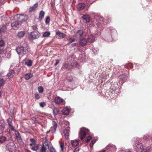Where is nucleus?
Returning a JSON list of instances; mask_svg holds the SVG:
<instances>
[{
	"label": "nucleus",
	"instance_id": "obj_29",
	"mask_svg": "<svg viewBox=\"0 0 152 152\" xmlns=\"http://www.w3.org/2000/svg\"><path fill=\"white\" fill-rule=\"evenodd\" d=\"M39 147L38 144H37L34 145H33L31 146V149L34 151H37L38 150Z\"/></svg>",
	"mask_w": 152,
	"mask_h": 152
},
{
	"label": "nucleus",
	"instance_id": "obj_35",
	"mask_svg": "<svg viewBox=\"0 0 152 152\" xmlns=\"http://www.w3.org/2000/svg\"><path fill=\"white\" fill-rule=\"evenodd\" d=\"M32 62L31 60H29L25 62V64L28 66H31L32 65Z\"/></svg>",
	"mask_w": 152,
	"mask_h": 152
},
{
	"label": "nucleus",
	"instance_id": "obj_26",
	"mask_svg": "<svg viewBox=\"0 0 152 152\" xmlns=\"http://www.w3.org/2000/svg\"><path fill=\"white\" fill-rule=\"evenodd\" d=\"M33 75L30 73H27L25 75V79L27 80H29L31 78Z\"/></svg>",
	"mask_w": 152,
	"mask_h": 152
},
{
	"label": "nucleus",
	"instance_id": "obj_21",
	"mask_svg": "<svg viewBox=\"0 0 152 152\" xmlns=\"http://www.w3.org/2000/svg\"><path fill=\"white\" fill-rule=\"evenodd\" d=\"M38 6V3H36L33 6L30 7L29 9V12H31L34 11L35 10L36 8Z\"/></svg>",
	"mask_w": 152,
	"mask_h": 152
},
{
	"label": "nucleus",
	"instance_id": "obj_10",
	"mask_svg": "<svg viewBox=\"0 0 152 152\" xmlns=\"http://www.w3.org/2000/svg\"><path fill=\"white\" fill-rule=\"evenodd\" d=\"M15 132L16 139L18 142L20 144H22L23 143V141L21 138L20 134L16 130H15Z\"/></svg>",
	"mask_w": 152,
	"mask_h": 152
},
{
	"label": "nucleus",
	"instance_id": "obj_42",
	"mask_svg": "<svg viewBox=\"0 0 152 152\" xmlns=\"http://www.w3.org/2000/svg\"><path fill=\"white\" fill-rule=\"evenodd\" d=\"M5 81L3 79H0V87L3 86L5 83Z\"/></svg>",
	"mask_w": 152,
	"mask_h": 152
},
{
	"label": "nucleus",
	"instance_id": "obj_50",
	"mask_svg": "<svg viewBox=\"0 0 152 152\" xmlns=\"http://www.w3.org/2000/svg\"><path fill=\"white\" fill-rule=\"evenodd\" d=\"M91 139V136H88L86 140L87 142H88Z\"/></svg>",
	"mask_w": 152,
	"mask_h": 152
},
{
	"label": "nucleus",
	"instance_id": "obj_20",
	"mask_svg": "<svg viewBox=\"0 0 152 152\" xmlns=\"http://www.w3.org/2000/svg\"><path fill=\"white\" fill-rule=\"evenodd\" d=\"M15 73V72L13 70H10L7 74V76L9 78H12L14 75Z\"/></svg>",
	"mask_w": 152,
	"mask_h": 152
},
{
	"label": "nucleus",
	"instance_id": "obj_19",
	"mask_svg": "<svg viewBox=\"0 0 152 152\" xmlns=\"http://www.w3.org/2000/svg\"><path fill=\"white\" fill-rule=\"evenodd\" d=\"M25 34V32L24 31H20L18 33L17 36L18 38L21 39L24 37Z\"/></svg>",
	"mask_w": 152,
	"mask_h": 152
},
{
	"label": "nucleus",
	"instance_id": "obj_14",
	"mask_svg": "<svg viewBox=\"0 0 152 152\" xmlns=\"http://www.w3.org/2000/svg\"><path fill=\"white\" fill-rule=\"evenodd\" d=\"M56 35H58L59 37L62 38H64L66 36L65 34L61 32L58 30H56Z\"/></svg>",
	"mask_w": 152,
	"mask_h": 152
},
{
	"label": "nucleus",
	"instance_id": "obj_46",
	"mask_svg": "<svg viewBox=\"0 0 152 152\" xmlns=\"http://www.w3.org/2000/svg\"><path fill=\"white\" fill-rule=\"evenodd\" d=\"M9 127L10 129L13 131H14L15 132V130H15L14 127L12 125V124H9Z\"/></svg>",
	"mask_w": 152,
	"mask_h": 152
},
{
	"label": "nucleus",
	"instance_id": "obj_2",
	"mask_svg": "<svg viewBox=\"0 0 152 152\" xmlns=\"http://www.w3.org/2000/svg\"><path fill=\"white\" fill-rule=\"evenodd\" d=\"M89 131L88 129L84 128H81L80 129L79 133V137L81 140H82L86 136V135L89 133Z\"/></svg>",
	"mask_w": 152,
	"mask_h": 152
},
{
	"label": "nucleus",
	"instance_id": "obj_32",
	"mask_svg": "<svg viewBox=\"0 0 152 152\" xmlns=\"http://www.w3.org/2000/svg\"><path fill=\"white\" fill-rule=\"evenodd\" d=\"M78 65V64L75 61H73L70 64L71 66V68L72 67H76Z\"/></svg>",
	"mask_w": 152,
	"mask_h": 152
},
{
	"label": "nucleus",
	"instance_id": "obj_8",
	"mask_svg": "<svg viewBox=\"0 0 152 152\" xmlns=\"http://www.w3.org/2000/svg\"><path fill=\"white\" fill-rule=\"evenodd\" d=\"M21 22L20 21H17L12 23L11 26L13 29L16 30L21 25Z\"/></svg>",
	"mask_w": 152,
	"mask_h": 152
},
{
	"label": "nucleus",
	"instance_id": "obj_17",
	"mask_svg": "<svg viewBox=\"0 0 152 152\" xmlns=\"http://www.w3.org/2000/svg\"><path fill=\"white\" fill-rule=\"evenodd\" d=\"M114 32L116 33V31L114 29H113L112 30H109V31H107L106 32V33H109V38H110L109 39H107V40L108 41H111V38L112 37V32Z\"/></svg>",
	"mask_w": 152,
	"mask_h": 152
},
{
	"label": "nucleus",
	"instance_id": "obj_54",
	"mask_svg": "<svg viewBox=\"0 0 152 152\" xmlns=\"http://www.w3.org/2000/svg\"><path fill=\"white\" fill-rule=\"evenodd\" d=\"M59 60H58V59L56 60V62L55 63V64H54V66H56L59 63Z\"/></svg>",
	"mask_w": 152,
	"mask_h": 152
},
{
	"label": "nucleus",
	"instance_id": "obj_34",
	"mask_svg": "<svg viewBox=\"0 0 152 152\" xmlns=\"http://www.w3.org/2000/svg\"><path fill=\"white\" fill-rule=\"evenodd\" d=\"M21 22L22 21H25L27 20L28 19V16L26 15L24 16L23 15V16H21Z\"/></svg>",
	"mask_w": 152,
	"mask_h": 152
},
{
	"label": "nucleus",
	"instance_id": "obj_63",
	"mask_svg": "<svg viewBox=\"0 0 152 152\" xmlns=\"http://www.w3.org/2000/svg\"><path fill=\"white\" fill-rule=\"evenodd\" d=\"M101 19H102V20H103V18H101Z\"/></svg>",
	"mask_w": 152,
	"mask_h": 152
},
{
	"label": "nucleus",
	"instance_id": "obj_13",
	"mask_svg": "<svg viewBox=\"0 0 152 152\" xmlns=\"http://www.w3.org/2000/svg\"><path fill=\"white\" fill-rule=\"evenodd\" d=\"M52 124L53 125V127H51L50 131L52 132L53 133L56 131V129L57 127V125L55 122L53 121L52 122Z\"/></svg>",
	"mask_w": 152,
	"mask_h": 152
},
{
	"label": "nucleus",
	"instance_id": "obj_15",
	"mask_svg": "<svg viewBox=\"0 0 152 152\" xmlns=\"http://www.w3.org/2000/svg\"><path fill=\"white\" fill-rule=\"evenodd\" d=\"M69 128H67L64 129L63 131V133L65 138L66 139L69 138Z\"/></svg>",
	"mask_w": 152,
	"mask_h": 152
},
{
	"label": "nucleus",
	"instance_id": "obj_45",
	"mask_svg": "<svg viewBox=\"0 0 152 152\" xmlns=\"http://www.w3.org/2000/svg\"><path fill=\"white\" fill-rule=\"evenodd\" d=\"M68 40L69 42L71 43L75 41V39L73 38H70Z\"/></svg>",
	"mask_w": 152,
	"mask_h": 152
},
{
	"label": "nucleus",
	"instance_id": "obj_38",
	"mask_svg": "<svg viewBox=\"0 0 152 152\" xmlns=\"http://www.w3.org/2000/svg\"><path fill=\"white\" fill-rule=\"evenodd\" d=\"M97 140V139H93L91 141L90 145V146L91 147H93V145L96 142Z\"/></svg>",
	"mask_w": 152,
	"mask_h": 152
},
{
	"label": "nucleus",
	"instance_id": "obj_58",
	"mask_svg": "<svg viewBox=\"0 0 152 152\" xmlns=\"http://www.w3.org/2000/svg\"><path fill=\"white\" fill-rule=\"evenodd\" d=\"M64 123V124H66L67 125H69V122L67 121H65Z\"/></svg>",
	"mask_w": 152,
	"mask_h": 152
},
{
	"label": "nucleus",
	"instance_id": "obj_48",
	"mask_svg": "<svg viewBox=\"0 0 152 152\" xmlns=\"http://www.w3.org/2000/svg\"><path fill=\"white\" fill-rule=\"evenodd\" d=\"M39 105L40 107H44L46 105V103L45 102H42L39 103Z\"/></svg>",
	"mask_w": 152,
	"mask_h": 152
},
{
	"label": "nucleus",
	"instance_id": "obj_43",
	"mask_svg": "<svg viewBox=\"0 0 152 152\" xmlns=\"http://www.w3.org/2000/svg\"><path fill=\"white\" fill-rule=\"evenodd\" d=\"M38 90L39 93H42L43 91V89L42 86H39L38 88Z\"/></svg>",
	"mask_w": 152,
	"mask_h": 152
},
{
	"label": "nucleus",
	"instance_id": "obj_6",
	"mask_svg": "<svg viewBox=\"0 0 152 152\" xmlns=\"http://www.w3.org/2000/svg\"><path fill=\"white\" fill-rule=\"evenodd\" d=\"M39 34L38 32L34 31L31 32L29 35V38L32 39H34L39 38Z\"/></svg>",
	"mask_w": 152,
	"mask_h": 152
},
{
	"label": "nucleus",
	"instance_id": "obj_25",
	"mask_svg": "<svg viewBox=\"0 0 152 152\" xmlns=\"http://www.w3.org/2000/svg\"><path fill=\"white\" fill-rule=\"evenodd\" d=\"M84 33V31L83 30H78L76 32V36L79 37H80L83 35Z\"/></svg>",
	"mask_w": 152,
	"mask_h": 152
},
{
	"label": "nucleus",
	"instance_id": "obj_4",
	"mask_svg": "<svg viewBox=\"0 0 152 152\" xmlns=\"http://www.w3.org/2000/svg\"><path fill=\"white\" fill-rule=\"evenodd\" d=\"M16 51L19 55L24 54L26 53L24 48L23 46H19L18 47L16 48Z\"/></svg>",
	"mask_w": 152,
	"mask_h": 152
},
{
	"label": "nucleus",
	"instance_id": "obj_12",
	"mask_svg": "<svg viewBox=\"0 0 152 152\" xmlns=\"http://www.w3.org/2000/svg\"><path fill=\"white\" fill-rule=\"evenodd\" d=\"M87 39L85 38L81 39L79 42V44L81 46H84L86 45L87 43Z\"/></svg>",
	"mask_w": 152,
	"mask_h": 152
},
{
	"label": "nucleus",
	"instance_id": "obj_44",
	"mask_svg": "<svg viewBox=\"0 0 152 152\" xmlns=\"http://www.w3.org/2000/svg\"><path fill=\"white\" fill-rule=\"evenodd\" d=\"M34 95L35 98L36 99H38L40 98V95L38 93H35Z\"/></svg>",
	"mask_w": 152,
	"mask_h": 152
},
{
	"label": "nucleus",
	"instance_id": "obj_59",
	"mask_svg": "<svg viewBox=\"0 0 152 152\" xmlns=\"http://www.w3.org/2000/svg\"><path fill=\"white\" fill-rule=\"evenodd\" d=\"M76 45H77V44L76 43H73L72 44L71 46L72 47H74Z\"/></svg>",
	"mask_w": 152,
	"mask_h": 152
},
{
	"label": "nucleus",
	"instance_id": "obj_30",
	"mask_svg": "<svg viewBox=\"0 0 152 152\" xmlns=\"http://www.w3.org/2000/svg\"><path fill=\"white\" fill-rule=\"evenodd\" d=\"M7 138L5 136H0V144L3 143L5 141Z\"/></svg>",
	"mask_w": 152,
	"mask_h": 152
},
{
	"label": "nucleus",
	"instance_id": "obj_47",
	"mask_svg": "<svg viewBox=\"0 0 152 152\" xmlns=\"http://www.w3.org/2000/svg\"><path fill=\"white\" fill-rule=\"evenodd\" d=\"M50 21V18L49 17H47L45 20V23L46 24H48Z\"/></svg>",
	"mask_w": 152,
	"mask_h": 152
},
{
	"label": "nucleus",
	"instance_id": "obj_3",
	"mask_svg": "<svg viewBox=\"0 0 152 152\" xmlns=\"http://www.w3.org/2000/svg\"><path fill=\"white\" fill-rule=\"evenodd\" d=\"M105 149L100 152H110V151L112 152L116 150V148L114 145H108Z\"/></svg>",
	"mask_w": 152,
	"mask_h": 152
},
{
	"label": "nucleus",
	"instance_id": "obj_9",
	"mask_svg": "<svg viewBox=\"0 0 152 152\" xmlns=\"http://www.w3.org/2000/svg\"><path fill=\"white\" fill-rule=\"evenodd\" d=\"M7 147L8 151L10 152H13L15 150V146L14 142H11L10 144L7 145Z\"/></svg>",
	"mask_w": 152,
	"mask_h": 152
},
{
	"label": "nucleus",
	"instance_id": "obj_60",
	"mask_svg": "<svg viewBox=\"0 0 152 152\" xmlns=\"http://www.w3.org/2000/svg\"><path fill=\"white\" fill-rule=\"evenodd\" d=\"M26 152H31L28 150H27V151H26Z\"/></svg>",
	"mask_w": 152,
	"mask_h": 152
},
{
	"label": "nucleus",
	"instance_id": "obj_62",
	"mask_svg": "<svg viewBox=\"0 0 152 152\" xmlns=\"http://www.w3.org/2000/svg\"><path fill=\"white\" fill-rule=\"evenodd\" d=\"M50 152H56L55 151H50Z\"/></svg>",
	"mask_w": 152,
	"mask_h": 152
},
{
	"label": "nucleus",
	"instance_id": "obj_27",
	"mask_svg": "<svg viewBox=\"0 0 152 152\" xmlns=\"http://www.w3.org/2000/svg\"><path fill=\"white\" fill-rule=\"evenodd\" d=\"M71 143L73 147H75L78 145L79 142L77 140H72Z\"/></svg>",
	"mask_w": 152,
	"mask_h": 152
},
{
	"label": "nucleus",
	"instance_id": "obj_36",
	"mask_svg": "<svg viewBox=\"0 0 152 152\" xmlns=\"http://www.w3.org/2000/svg\"><path fill=\"white\" fill-rule=\"evenodd\" d=\"M30 141L31 142V143L30 144V145L31 146H32L33 145H36V141L34 139H30Z\"/></svg>",
	"mask_w": 152,
	"mask_h": 152
},
{
	"label": "nucleus",
	"instance_id": "obj_40",
	"mask_svg": "<svg viewBox=\"0 0 152 152\" xmlns=\"http://www.w3.org/2000/svg\"><path fill=\"white\" fill-rule=\"evenodd\" d=\"M6 27L4 26H2L1 28L0 27V33L4 32V31L6 29Z\"/></svg>",
	"mask_w": 152,
	"mask_h": 152
},
{
	"label": "nucleus",
	"instance_id": "obj_49",
	"mask_svg": "<svg viewBox=\"0 0 152 152\" xmlns=\"http://www.w3.org/2000/svg\"><path fill=\"white\" fill-rule=\"evenodd\" d=\"M125 66L126 67H129L130 68H132L133 67V65L131 63H129L128 64H126Z\"/></svg>",
	"mask_w": 152,
	"mask_h": 152
},
{
	"label": "nucleus",
	"instance_id": "obj_18",
	"mask_svg": "<svg viewBox=\"0 0 152 152\" xmlns=\"http://www.w3.org/2000/svg\"><path fill=\"white\" fill-rule=\"evenodd\" d=\"M62 68H65L66 69L69 70L71 69V66L70 65L69 63L67 62H66L65 63L63 64L62 66Z\"/></svg>",
	"mask_w": 152,
	"mask_h": 152
},
{
	"label": "nucleus",
	"instance_id": "obj_33",
	"mask_svg": "<svg viewBox=\"0 0 152 152\" xmlns=\"http://www.w3.org/2000/svg\"><path fill=\"white\" fill-rule=\"evenodd\" d=\"M50 32L48 31H45L43 34L42 37H47L50 35Z\"/></svg>",
	"mask_w": 152,
	"mask_h": 152
},
{
	"label": "nucleus",
	"instance_id": "obj_28",
	"mask_svg": "<svg viewBox=\"0 0 152 152\" xmlns=\"http://www.w3.org/2000/svg\"><path fill=\"white\" fill-rule=\"evenodd\" d=\"M62 112L64 115H67L69 113V110L68 108L65 107L63 109Z\"/></svg>",
	"mask_w": 152,
	"mask_h": 152
},
{
	"label": "nucleus",
	"instance_id": "obj_52",
	"mask_svg": "<svg viewBox=\"0 0 152 152\" xmlns=\"http://www.w3.org/2000/svg\"><path fill=\"white\" fill-rule=\"evenodd\" d=\"M4 42L3 40L0 41V46L2 47L4 46Z\"/></svg>",
	"mask_w": 152,
	"mask_h": 152
},
{
	"label": "nucleus",
	"instance_id": "obj_7",
	"mask_svg": "<svg viewBox=\"0 0 152 152\" xmlns=\"http://www.w3.org/2000/svg\"><path fill=\"white\" fill-rule=\"evenodd\" d=\"M47 149H49V145L46 140L43 144L40 152H46Z\"/></svg>",
	"mask_w": 152,
	"mask_h": 152
},
{
	"label": "nucleus",
	"instance_id": "obj_53",
	"mask_svg": "<svg viewBox=\"0 0 152 152\" xmlns=\"http://www.w3.org/2000/svg\"><path fill=\"white\" fill-rule=\"evenodd\" d=\"M80 148L79 147H77L75 149L74 152H79Z\"/></svg>",
	"mask_w": 152,
	"mask_h": 152
},
{
	"label": "nucleus",
	"instance_id": "obj_37",
	"mask_svg": "<svg viewBox=\"0 0 152 152\" xmlns=\"http://www.w3.org/2000/svg\"><path fill=\"white\" fill-rule=\"evenodd\" d=\"M127 78V76L125 74H123L119 77V79L123 80H124Z\"/></svg>",
	"mask_w": 152,
	"mask_h": 152
},
{
	"label": "nucleus",
	"instance_id": "obj_16",
	"mask_svg": "<svg viewBox=\"0 0 152 152\" xmlns=\"http://www.w3.org/2000/svg\"><path fill=\"white\" fill-rule=\"evenodd\" d=\"M95 37L93 34L88 35L87 41L90 43H92L95 40Z\"/></svg>",
	"mask_w": 152,
	"mask_h": 152
},
{
	"label": "nucleus",
	"instance_id": "obj_1",
	"mask_svg": "<svg viewBox=\"0 0 152 152\" xmlns=\"http://www.w3.org/2000/svg\"><path fill=\"white\" fill-rule=\"evenodd\" d=\"M134 148L137 152H145L142 143L136 142L134 145Z\"/></svg>",
	"mask_w": 152,
	"mask_h": 152
},
{
	"label": "nucleus",
	"instance_id": "obj_39",
	"mask_svg": "<svg viewBox=\"0 0 152 152\" xmlns=\"http://www.w3.org/2000/svg\"><path fill=\"white\" fill-rule=\"evenodd\" d=\"M23 16V15H17L15 17H17L18 20V21H20L21 22V16Z\"/></svg>",
	"mask_w": 152,
	"mask_h": 152
},
{
	"label": "nucleus",
	"instance_id": "obj_41",
	"mask_svg": "<svg viewBox=\"0 0 152 152\" xmlns=\"http://www.w3.org/2000/svg\"><path fill=\"white\" fill-rule=\"evenodd\" d=\"M64 146V142H62L60 144V147L61 148V152H63V149Z\"/></svg>",
	"mask_w": 152,
	"mask_h": 152
},
{
	"label": "nucleus",
	"instance_id": "obj_55",
	"mask_svg": "<svg viewBox=\"0 0 152 152\" xmlns=\"http://www.w3.org/2000/svg\"><path fill=\"white\" fill-rule=\"evenodd\" d=\"M121 152H131V151L130 149H128L126 150L125 151L122 150Z\"/></svg>",
	"mask_w": 152,
	"mask_h": 152
},
{
	"label": "nucleus",
	"instance_id": "obj_11",
	"mask_svg": "<svg viewBox=\"0 0 152 152\" xmlns=\"http://www.w3.org/2000/svg\"><path fill=\"white\" fill-rule=\"evenodd\" d=\"M143 139L148 144L151 145L152 144V140L151 136L148 135L145 136L143 137Z\"/></svg>",
	"mask_w": 152,
	"mask_h": 152
},
{
	"label": "nucleus",
	"instance_id": "obj_5",
	"mask_svg": "<svg viewBox=\"0 0 152 152\" xmlns=\"http://www.w3.org/2000/svg\"><path fill=\"white\" fill-rule=\"evenodd\" d=\"M54 102L56 104H65V101L59 96L55 97Z\"/></svg>",
	"mask_w": 152,
	"mask_h": 152
},
{
	"label": "nucleus",
	"instance_id": "obj_57",
	"mask_svg": "<svg viewBox=\"0 0 152 152\" xmlns=\"http://www.w3.org/2000/svg\"><path fill=\"white\" fill-rule=\"evenodd\" d=\"M37 25H34L32 26V28L33 29H36L37 28Z\"/></svg>",
	"mask_w": 152,
	"mask_h": 152
},
{
	"label": "nucleus",
	"instance_id": "obj_31",
	"mask_svg": "<svg viewBox=\"0 0 152 152\" xmlns=\"http://www.w3.org/2000/svg\"><path fill=\"white\" fill-rule=\"evenodd\" d=\"M53 114L55 115H58L59 112L58 109L56 107H54L53 108Z\"/></svg>",
	"mask_w": 152,
	"mask_h": 152
},
{
	"label": "nucleus",
	"instance_id": "obj_51",
	"mask_svg": "<svg viewBox=\"0 0 152 152\" xmlns=\"http://www.w3.org/2000/svg\"><path fill=\"white\" fill-rule=\"evenodd\" d=\"M92 51L95 54H96L97 53L98 50L97 48H94L92 49Z\"/></svg>",
	"mask_w": 152,
	"mask_h": 152
},
{
	"label": "nucleus",
	"instance_id": "obj_23",
	"mask_svg": "<svg viewBox=\"0 0 152 152\" xmlns=\"http://www.w3.org/2000/svg\"><path fill=\"white\" fill-rule=\"evenodd\" d=\"M82 18L87 23H89L91 21L90 18L88 15H84L83 16Z\"/></svg>",
	"mask_w": 152,
	"mask_h": 152
},
{
	"label": "nucleus",
	"instance_id": "obj_22",
	"mask_svg": "<svg viewBox=\"0 0 152 152\" xmlns=\"http://www.w3.org/2000/svg\"><path fill=\"white\" fill-rule=\"evenodd\" d=\"M45 14V12L42 10L40 12L39 18V20L40 21H42V19L44 18Z\"/></svg>",
	"mask_w": 152,
	"mask_h": 152
},
{
	"label": "nucleus",
	"instance_id": "obj_61",
	"mask_svg": "<svg viewBox=\"0 0 152 152\" xmlns=\"http://www.w3.org/2000/svg\"><path fill=\"white\" fill-rule=\"evenodd\" d=\"M1 92L0 91V97L1 96Z\"/></svg>",
	"mask_w": 152,
	"mask_h": 152
},
{
	"label": "nucleus",
	"instance_id": "obj_24",
	"mask_svg": "<svg viewBox=\"0 0 152 152\" xmlns=\"http://www.w3.org/2000/svg\"><path fill=\"white\" fill-rule=\"evenodd\" d=\"M85 5L84 3H82L79 4L77 6V8L80 10L83 9L85 7Z\"/></svg>",
	"mask_w": 152,
	"mask_h": 152
},
{
	"label": "nucleus",
	"instance_id": "obj_56",
	"mask_svg": "<svg viewBox=\"0 0 152 152\" xmlns=\"http://www.w3.org/2000/svg\"><path fill=\"white\" fill-rule=\"evenodd\" d=\"M7 122L8 123V124L9 126V124H12L11 122L10 121V119H7Z\"/></svg>",
	"mask_w": 152,
	"mask_h": 152
}]
</instances>
